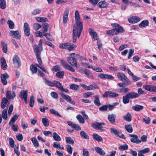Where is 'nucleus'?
<instances>
[{"instance_id":"obj_1","label":"nucleus","mask_w":156,"mask_h":156,"mask_svg":"<svg viewBox=\"0 0 156 156\" xmlns=\"http://www.w3.org/2000/svg\"><path fill=\"white\" fill-rule=\"evenodd\" d=\"M83 28V24L82 22H76L73 29V42L76 41L77 37H79L81 33Z\"/></svg>"},{"instance_id":"obj_2","label":"nucleus","mask_w":156,"mask_h":156,"mask_svg":"<svg viewBox=\"0 0 156 156\" xmlns=\"http://www.w3.org/2000/svg\"><path fill=\"white\" fill-rule=\"evenodd\" d=\"M19 116L16 114L12 117L11 120L9 123V125L12 126V129L14 131H16L18 129V126L17 125H14L15 121L17 120Z\"/></svg>"},{"instance_id":"obj_3","label":"nucleus","mask_w":156,"mask_h":156,"mask_svg":"<svg viewBox=\"0 0 156 156\" xmlns=\"http://www.w3.org/2000/svg\"><path fill=\"white\" fill-rule=\"evenodd\" d=\"M117 76L119 79L121 80L122 81L126 82L127 83L126 85V86H127L128 83H130V81L123 73H119L117 74Z\"/></svg>"},{"instance_id":"obj_4","label":"nucleus","mask_w":156,"mask_h":156,"mask_svg":"<svg viewBox=\"0 0 156 156\" xmlns=\"http://www.w3.org/2000/svg\"><path fill=\"white\" fill-rule=\"evenodd\" d=\"M61 64L65 69L72 72H74L75 70L73 68L70 66L66 62L62 60H61Z\"/></svg>"},{"instance_id":"obj_5","label":"nucleus","mask_w":156,"mask_h":156,"mask_svg":"<svg viewBox=\"0 0 156 156\" xmlns=\"http://www.w3.org/2000/svg\"><path fill=\"white\" fill-rule=\"evenodd\" d=\"M27 90H22L21 91L19 97L22 99H23L25 103H27Z\"/></svg>"},{"instance_id":"obj_6","label":"nucleus","mask_w":156,"mask_h":156,"mask_svg":"<svg viewBox=\"0 0 156 156\" xmlns=\"http://www.w3.org/2000/svg\"><path fill=\"white\" fill-rule=\"evenodd\" d=\"M13 63L15 66L16 68L19 67L20 65V61L18 56L16 55H15L13 58Z\"/></svg>"},{"instance_id":"obj_7","label":"nucleus","mask_w":156,"mask_h":156,"mask_svg":"<svg viewBox=\"0 0 156 156\" xmlns=\"http://www.w3.org/2000/svg\"><path fill=\"white\" fill-rule=\"evenodd\" d=\"M119 94L115 92L111 91H107L105 92L102 95L103 97H112L114 98L118 96Z\"/></svg>"},{"instance_id":"obj_8","label":"nucleus","mask_w":156,"mask_h":156,"mask_svg":"<svg viewBox=\"0 0 156 156\" xmlns=\"http://www.w3.org/2000/svg\"><path fill=\"white\" fill-rule=\"evenodd\" d=\"M110 131L112 133L115 135L116 136L121 138H124V135L123 134L121 135V133L119 131L115 128L114 127L111 128Z\"/></svg>"},{"instance_id":"obj_9","label":"nucleus","mask_w":156,"mask_h":156,"mask_svg":"<svg viewBox=\"0 0 156 156\" xmlns=\"http://www.w3.org/2000/svg\"><path fill=\"white\" fill-rule=\"evenodd\" d=\"M10 36L17 39H20L21 37L20 33L18 30L15 31L11 30Z\"/></svg>"},{"instance_id":"obj_10","label":"nucleus","mask_w":156,"mask_h":156,"mask_svg":"<svg viewBox=\"0 0 156 156\" xmlns=\"http://www.w3.org/2000/svg\"><path fill=\"white\" fill-rule=\"evenodd\" d=\"M111 25L113 27L115 28L118 32V34L120 33H122L124 32L123 28L118 24L116 23H112Z\"/></svg>"},{"instance_id":"obj_11","label":"nucleus","mask_w":156,"mask_h":156,"mask_svg":"<svg viewBox=\"0 0 156 156\" xmlns=\"http://www.w3.org/2000/svg\"><path fill=\"white\" fill-rule=\"evenodd\" d=\"M105 125V124L104 122H95L92 124V126L95 129L103 131L104 129L102 128V126Z\"/></svg>"},{"instance_id":"obj_12","label":"nucleus","mask_w":156,"mask_h":156,"mask_svg":"<svg viewBox=\"0 0 156 156\" xmlns=\"http://www.w3.org/2000/svg\"><path fill=\"white\" fill-rule=\"evenodd\" d=\"M67 61L72 66L75 67H77V66L76 60L74 58L71 57H68Z\"/></svg>"},{"instance_id":"obj_13","label":"nucleus","mask_w":156,"mask_h":156,"mask_svg":"<svg viewBox=\"0 0 156 156\" xmlns=\"http://www.w3.org/2000/svg\"><path fill=\"white\" fill-rule=\"evenodd\" d=\"M61 94L62 97L67 102L73 105L75 104L74 102L71 99V98L69 95H66L64 93L62 92H61Z\"/></svg>"},{"instance_id":"obj_14","label":"nucleus","mask_w":156,"mask_h":156,"mask_svg":"<svg viewBox=\"0 0 156 156\" xmlns=\"http://www.w3.org/2000/svg\"><path fill=\"white\" fill-rule=\"evenodd\" d=\"M1 82L4 85H6L7 83V79L9 78V76L7 73L1 74Z\"/></svg>"},{"instance_id":"obj_15","label":"nucleus","mask_w":156,"mask_h":156,"mask_svg":"<svg viewBox=\"0 0 156 156\" xmlns=\"http://www.w3.org/2000/svg\"><path fill=\"white\" fill-rule=\"evenodd\" d=\"M67 123L69 126L76 130H80L81 129L80 126L77 124L70 121H68Z\"/></svg>"},{"instance_id":"obj_16","label":"nucleus","mask_w":156,"mask_h":156,"mask_svg":"<svg viewBox=\"0 0 156 156\" xmlns=\"http://www.w3.org/2000/svg\"><path fill=\"white\" fill-rule=\"evenodd\" d=\"M129 136L130 137H133L130 139V141L131 142L137 144L140 143V141L138 139V137L137 135L135 134H129Z\"/></svg>"},{"instance_id":"obj_17","label":"nucleus","mask_w":156,"mask_h":156,"mask_svg":"<svg viewBox=\"0 0 156 156\" xmlns=\"http://www.w3.org/2000/svg\"><path fill=\"white\" fill-rule=\"evenodd\" d=\"M6 98L8 99L13 100L16 96L15 92H12V93L9 90H8L6 94Z\"/></svg>"},{"instance_id":"obj_18","label":"nucleus","mask_w":156,"mask_h":156,"mask_svg":"<svg viewBox=\"0 0 156 156\" xmlns=\"http://www.w3.org/2000/svg\"><path fill=\"white\" fill-rule=\"evenodd\" d=\"M128 20L129 23H135L140 21L139 17L136 16H133L128 19Z\"/></svg>"},{"instance_id":"obj_19","label":"nucleus","mask_w":156,"mask_h":156,"mask_svg":"<svg viewBox=\"0 0 156 156\" xmlns=\"http://www.w3.org/2000/svg\"><path fill=\"white\" fill-rule=\"evenodd\" d=\"M98 77L101 79H106L109 80H112L113 79V77L110 75L101 73L98 75Z\"/></svg>"},{"instance_id":"obj_20","label":"nucleus","mask_w":156,"mask_h":156,"mask_svg":"<svg viewBox=\"0 0 156 156\" xmlns=\"http://www.w3.org/2000/svg\"><path fill=\"white\" fill-rule=\"evenodd\" d=\"M1 64L2 69L3 70H5L7 68V65L6 61L3 57L1 58Z\"/></svg>"},{"instance_id":"obj_21","label":"nucleus","mask_w":156,"mask_h":156,"mask_svg":"<svg viewBox=\"0 0 156 156\" xmlns=\"http://www.w3.org/2000/svg\"><path fill=\"white\" fill-rule=\"evenodd\" d=\"M96 152L101 156H104L105 154V151L101 148L98 147H96L94 148Z\"/></svg>"},{"instance_id":"obj_22","label":"nucleus","mask_w":156,"mask_h":156,"mask_svg":"<svg viewBox=\"0 0 156 156\" xmlns=\"http://www.w3.org/2000/svg\"><path fill=\"white\" fill-rule=\"evenodd\" d=\"M69 11L68 9H66L65 10L63 16V21L64 23H66L68 20V16L69 15Z\"/></svg>"},{"instance_id":"obj_23","label":"nucleus","mask_w":156,"mask_h":156,"mask_svg":"<svg viewBox=\"0 0 156 156\" xmlns=\"http://www.w3.org/2000/svg\"><path fill=\"white\" fill-rule=\"evenodd\" d=\"M106 33L109 36H114L118 34V32L115 28L112 30L106 31Z\"/></svg>"},{"instance_id":"obj_24","label":"nucleus","mask_w":156,"mask_h":156,"mask_svg":"<svg viewBox=\"0 0 156 156\" xmlns=\"http://www.w3.org/2000/svg\"><path fill=\"white\" fill-rule=\"evenodd\" d=\"M115 118L116 115L113 114L108 115V119L112 123L115 122Z\"/></svg>"},{"instance_id":"obj_25","label":"nucleus","mask_w":156,"mask_h":156,"mask_svg":"<svg viewBox=\"0 0 156 156\" xmlns=\"http://www.w3.org/2000/svg\"><path fill=\"white\" fill-rule=\"evenodd\" d=\"M144 108V106L139 105H136L132 107V108L135 111L139 112L141 111Z\"/></svg>"},{"instance_id":"obj_26","label":"nucleus","mask_w":156,"mask_h":156,"mask_svg":"<svg viewBox=\"0 0 156 156\" xmlns=\"http://www.w3.org/2000/svg\"><path fill=\"white\" fill-rule=\"evenodd\" d=\"M89 32L90 36H92L94 40H97L98 39L96 32L94 31L92 28H90L89 29Z\"/></svg>"},{"instance_id":"obj_27","label":"nucleus","mask_w":156,"mask_h":156,"mask_svg":"<svg viewBox=\"0 0 156 156\" xmlns=\"http://www.w3.org/2000/svg\"><path fill=\"white\" fill-rule=\"evenodd\" d=\"M130 98H134L138 97L139 94L135 92H131L127 94Z\"/></svg>"},{"instance_id":"obj_28","label":"nucleus","mask_w":156,"mask_h":156,"mask_svg":"<svg viewBox=\"0 0 156 156\" xmlns=\"http://www.w3.org/2000/svg\"><path fill=\"white\" fill-rule=\"evenodd\" d=\"M149 22L147 20L142 21L139 24V27L140 28L144 27L148 25Z\"/></svg>"},{"instance_id":"obj_29","label":"nucleus","mask_w":156,"mask_h":156,"mask_svg":"<svg viewBox=\"0 0 156 156\" xmlns=\"http://www.w3.org/2000/svg\"><path fill=\"white\" fill-rule=\"evenodd\" d=\"M40 47H38L36 45H34V48L35 52V55H40V53L42 50V48L40 49Z\"/></svg>"},{"instance_id":"obj_30","label":"nucleus","mask_w":156,"mask_h":156,"mask_svg":"<svg viewBox=\"0 0 156 156\" xmlns=\"http://www.w3.org/2000/svg\"><path fill=\"white\" fill-rule=\"evenodd\" d=\"M8 101V99L4 97L2 99L1 105L2 108L4 109L6 107Z\"/></svg>"},{"instance_id":"obj_31","label":"nucleus","mask_w":156,"mask_h":156,"mask_svg":"<svg viewBox=\"0 0 156 156\" xmlns=\"http://www.w3.org/2000/svg\"><path fill=\"white\" fill-rule=\"evenodd\" d=\"M93 138L96 140L98 142L102 141L103 139L102 137L98 134L96 133H94L92 135Z\"/></svg>"},{"instance_id":"obj_32","label":"nucleus","mask_w":156,"mask_h":156,"mask_svg":"<svg viewBox=\"0 0 156 156\" xmlns=\"http://www.w3.org/2000/svg\"><path fill=\"white\" fill-rule=\"evenodd\" d=\"M80 135L82 138L86 139H88L89 138L87 134L84 131H81L80 132Z\"/></svg>"},{"instance_id":"obj_33","label":"nucleus","mask_w":156,"mask_h":156,"mask_svg":"<svg viewBox=\"0 0 156 156\" xmlns=\"http://www.w3.org/2000/svg\"><path fill=\"white\" fill-rule=\"evenodd\" d=\"M132 115L129 113H128L123 117L124 119L127 121L129 122L131 121Z\"/></svg>"},{"instance_id":"obj_34","label":"nucleus","mask_w":156,"mask_h":156,"mask_svg":"<svg viewBox=\"0 0 156 156\" xmlns=\"http://www.w3.org/2000/svg\"><path fill=\"white\" fill-rule=\"evenodd\" d=\"M108 5V4L105 1H101L98 4V6L100 8H105Z\"/></svg>"},{"instance_id":"obj_35","label":"nucleus","mask_w":156,"mask_h":156,"mask_svg":"<svg viewBox=\"0 0 156 156\" xmlns=\"http://www.w3.org/2000/svg\"><path fill=\"white\" fill-rule=\"evenodd\" d=\"M1 43L3 51L4 53H7L8 51L7 44H5V42L2 41H1Z\"/></svg>"},{"instance_id":"obj_36","label":"nucleus","mask_w":156,"mask_h":156,"mask_svg":"<svg viewBox=\"0 0 156 156\" xmlns=\"http://www.w3.org/2000/svg\"><path fill=\"white\" fill-rule=\"evenodd\" d=\"M6 3L5 0H0V8L3 9L6 7Z\"/></svg>"},{"instance_id":"obj_37","label":"nucleus","mask_w":156,"mask_h":156,"mask_svg":"<svg viewBox=\"0 0 156 156\" xmlns=\"http://www.w3.org/2000/svg\"><path fill=\"white\" fill-rule=\"evenodd\" d=\"M74 17L76 22H81L80 20V18L79 13L77 10H76L75 12Z\"/></svg>"},{"instance_id":"obj_38","label":"nucleus","mask_w":156,"mask_h":156,"mask_svg":"<svg viewBox=\"0 0 156 156\" xmlns=\"http://www.w3.org/2000/svg\"><path fill=\"white\" fill-rule=\"evenodd\" d=\"M98 88L97 86L95 84L90 85L89 86H87L86 90H91Z\"/></svg>"},{"instance_id":"obj_39","label":"nucleus","mask_w":156,"mask_h":156,"mask_svg":"<svg viewBox=\"0 0 156 156\" xmlns=\"http://www.w3.org/2000/svg\"><path fill=\"white\" fill-rule=\"evenodd\" d=\"M31 141L35 147H37L39 146V144L37 140L35 137H32L31 139Z\"/></svg>"},{"instance_id":"obj_40","label":"nucleus","mask_w":156,"mask_h":156,"mask_svg":"<svg viewBox=\"0 0 156 156\" xmlns=\"http://www.w3.org/2000/svg\"><path fill=\"white\" fill-rule=\"evenodd\" d=\"M42 123L45 126H48L49 125V122L48 119L46 118L42 119Z\"/></svg>"},{"instance_id":"obj_41","label":"nucleus","mask_w":156,"mask_h":156,"mask_svg":"<svg viewBox=\"0 0 156 156\" xmlns=\"http://www.w3.org/2000/svg\"><path fill=\"white\" fill-rule=\"evenodd\" d=\"M54 86H55L57 87L60 90L62 89L63 86L62 85L61 83L57 81H54Z\"/></svg>"},{"instance_id":"obj_42","label":"nucleus","mask_w":156,"mask_h":156,"mask_svg":"<svg viewBox=\"0 0 156 156\" xmlns=\"http://www.w3.org/2000/svg\"><path fill=\"white\" fill-rule=\"evenodd\" d=\"M125 128L126 131L129 133H132L133 132V128L131 125H125Z\"/></svg>"},{"instance_id":"obj_43","label":"nucleus","mask_w":156,"mask_h":156,"mask_svg":"<svg viewBox=\"0 0 156 156\" xmlns=\"http://www.w3.org/2000/svg\"><path fill=\"white\" fill-rule=\"evenodd\" d=\"M76 118L80 123H84L85 122L84 119L80 115H78L76 116Z\"/></svg>"},{"instance_id":"obj_44","label":"nucleus","mask_w":156,"mask_h":156,"mask_svg":"<svg viewBox=\"0 0 156 156\" xmlns=\"http://www.w3.org/2000/svg\"><path fill=\"white\" fill-rule=\"evenodd\" d=\"M87 67L89 68H91L93 69V70L96 71L97 72H103L102 69L100 67H98L95 68L94 66L93 67L92 66H88Z\"/></svg>"},{"instance_id":"obj_45","label":"nucleus","mask_w":156,"mask_h":156,"mask_svg":"<svg viewBox=\"0 0 156 156\" xmlns=\"http://www.w3.org/2000/svg\"><path fill=\"white\" fill-rule=\"evenodd\" d=\"M95 98L94 101V104L97 106H99L101 105L100 100L98 98V95H96L94 96Z\"/></svg>"},{"instance_id":"obj_46","label":"nucleus","mask_w":156,"mask_h":156,"mask_svg":"<svg viewBox=\"0 0 156 156\" xmlns=\"http://www.w3.org/2000/svg\"><path fill=\"white\" fill-rule=\"evenodd\" d=\"M129 98L127 94L123 97V102L125 104L128 103L129 102Z\"/></svg>"},{"instance_id":"obj_47","label":"nucleus","mask_w":156,"mask_h":156,"mask_svg":"<svg viewBox=\"0 0 156 156\" xmlns=\"http://www.w3.org/2000/svg\"><path fill=\"white\" fill-rule=\"evenodd\" d=\"M53 137L55 140L57 141L61 140V139L60 136L56 133H54L53 134Z\"/></svg>"},{"instance_id":"obj_48","label":"nucleus","mask_w":156,"mask_h":156,"mask_svg":"<svg viewBox=\"0 0 156 156\" xmlns=\"http://www.w3.org/2000/svg\"><path fill=\"white\" fill-rule=\"evenodd\" d=\"M2 117L3 119L5 120H6L7 119V110L6 109H4L2 112Z\"/></svg>"},{"instance_id":"obj_49","label":"nucleus","mask_w":156,"mask_h":156,"mask_svg":"<svg viewBox=\"0 0 156 156\" xmlns=\"http://www.w3.org/2000/svg\"><path fill=\"white\" fill-rule=\"evenodd\" d=\"M37 20L40 22H46L47 21V19L45 17H37L36 18Z\"/></svg>"},{"instance_id":"obj_50","label":"nucleus","mask_w":156,"mask_h":156,"mask_svg":"<svg viewBox=\"0 0 156 156\" xmlns=\"http://www.w3.org/2000/svg\"><path fill=\"white\" fill-rule=\"evenodd\" d=\"M66 141L68 144H73L74 143V140L70 137H65Z\"/></svg>"},{"instance_id":"obj_51","label":"nucleus","mask_w":156,"mask_h":156,"mask_svg":"<svg viewBox=\"0 0 156 156\" xmlns=\"http://www.w3.org/2000/svg\"><path fill=\"white\" fill-rule=\"evenodd\" d=\"M50 112L51 114L54 115H55L61 117H62L54 109H50Z\"/></svg>"},{"instance_id":"obj_52","label":"nucleus","mask_w":156,"mask_h":156,"mask_svg":"<svg viewBox=\"0 0 156 156\" xmlns=\"http://www.w3.org/2000/svg\"><path fill=\"white\" fill-rule=\"evenodd\" d=\"M33 27L34 30H37L41 27V26L39 24L35 23L33 24Z\"/></svg>"},{"instance_id":"obj_53","label":"nucleus","mask_w":156,"mask_h":156,"mask_svg":"<svg viewBox=\"0 0 156 156\" xmlns=\"http://www.w3.org/2000/svg\"><path fill=\"white\" fill-rule=\"evenodd\" d=\"M34 97L33 96H30V106L31 107H33L34 106Z\"/></svg>"},{"instance_id":"obj_54","label":"nucleus","mask_w":156,"mask_h":156,"mask_svg":"<svg viewBox=\"0 0 156 156\" xmlns=\"http://www.w3.org/2000/svg\"><path fill=\"white\" fill-rule=\"evenodd\" d=\"M56 76L57 77L60 78L63 77L64 75V72L61 71L57 72L56 74Z\"/></svg>"},{"instance_id":"obj_55","label":"nucleus","mask_w":156,"mask_h":156,"mask_svg":"<svg viewBox=\"0 0 156 156\" xmlns=\"http://www.w3.org/2000/svg\"><path fill=\"white\" fill-rule=\"evenodd\" d=\"M36 65L39 67L40 69H41L42 70H43L44 72L46 73H48V71H47V70L44 68V67L42 65V64H36Z\"/></svg>"},{"instance_id":"obj_56","label":"nucleus","mask_w":156,"mask_h":156,"mask_svg":"<svg viewBox=\"0 0 156 156\" xmlns=\"http://www.w3.org/2000/svg\"><path fill=\"white\" fill-rule=\"evenodd\" d=\"M7 23L9 25V27L10 29H13L14 27V24L12 21L9 20L8 21Z\"/></svg>"},{"instance_id":"obj_57","label":"nucleus","mask_w":156,"mask_h":156,"mask_svg":"<svg viewBox=\"0 0 156 156\" xmlns=\"http://www.w3.org/2000/svg\"><path fill=\"white\" fill-rule=\"evenodd\" d=\"M66 148L68 153L70 154H71L72 153L73 148L71 145H66Z\"/></svg>"},{"instance_id":"obj_58","label":"nucleus","mask_w":156,"mask_h":156,"mask_svg":"<svg viewBox=\"0 0 156 156\" xmlns=\"http://www.w3.org/2000/svg\"><path fill=\"white\" fill-rule=\"evenodd\" d=\"M30 69L33 73H35L37 70V67L33 65H32L30 66Z\"/></svg>"},{"instance_id":"obj_59","label":"nucleus","mask_w":156,"mask_h":156,"mask_svg":"<svg viewBox=\"0 0 156 156\" xmlns=\"http://www.w3.org/2000/svg\"><path fill=\"white\" fill-rule=\"evenodd\" d=\"M69 46V44L68 43H64L61 44L60 45V48L63 49H67L68 48V46Z\"/></svg>"},{"instance_id":"obj_60","label":"nucleus","mask_w":156,"mask_h":156,"mask_svg":"<svg viewBox=\"0 0 156 156\" xmlns=\"http://www.w3.org/2000/svg\"><path fill=\"white\" fill-rule=\"evenodd\" d=\"M119 149L121 151H125L128 149V146L127 144H123L119 147Z\"/></svg>"},{"instance_id":"obj_61","label":"nucleus","mask_w":156,"mask_h":156,"mask_svg":"<svg viewBox=\"0 0 156 156\" xmlns=\"http://www.w3.org/2000/svg\"><path fill=\"white\" fill-rule=\"evenodd\" d=\"M9 141L10 146L12 148L14 146V142L13 139L11 137L9 138Z\"/></svg>"},{"instance_id":"obj_62","label":"nucleus","mask_w":156,"mask_h":156,"mask_svg":"<svg viewBox=\"0 0 156 156\" xmlns=\"http://www.w3.org/2000/svg\"><path fill=\"white\" fill-rule=\"evenodd\" d=\"M53 146L56 148H58L61 150L64 149V147H61L60 144L57 142L54 143Z\"/></svg>"},{"instance_id":"obj_63","label":"nucleus","mask_w":156,"mask_h":156,"mask_svg":"<svg viewBox=\"0 0 156 156\" xmlns=\"http://www.w3.org/2000/svg\"><path fill=\"white\" fill-rule=\"evenodd\" d=\"M49 26V25L47 23H44L43 25V28L44 29L43 32L44 33H45L48 31Z\"/></svg>"},{"instance_id":"obj_64","label":"nucleus","mask_w":156,"mask_h":156,"mask_svg":"<svg viewBox=\"0 0 156 156\" xmlns=\"http://www.w3.org/2000/svg\"><path fill=\"white\" fill-rule=\"evenodd\" d=\"M35 35L37 37H42L44 36L42 32L40 31H37L35 33Z\"/></svg>"}]
</instances>
